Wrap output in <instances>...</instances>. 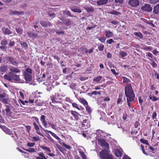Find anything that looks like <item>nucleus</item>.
<instances>
[{
  "label": "nucleus",
  "instance_id": "nucleus-1",
  "mask_svg": "<svg viewBox=\"0 0 159 159\" xmlns=\"http://www.w3.org/2000/svg\"><path fill=\"white\" fill-rule=\"evenodd\" d=\"M125 93L128 105L129 108H131L130 102H134L135 101V94L133 90L132 86L130 84H127L125 88Z\"/></svg>",
  "mask_w": 159,
  "mask_h": 159
},
{
  "label": "nucleus",
  "instance_id": "nucleus-2",
  "mask_svg": "<svg viewBox=\"0 0 159 159\" xmlns=\"http://www.w3.org/2000/svg\"><path fill=\"white\" fill-rule=\"evenodd\" d=\"M4 77L5 79L10 81H11L13 80L16 81L20 80L19 75L11 72H9L8 75L5 74Z\"/></svg>",
  "mask_w": 159,
  "mask_h": 159
},
{
  "label": "nucleus",
  "instance_id": "nucleus-3",
  "mask_svg": "<svg viewBox=\"0 0 159 159\" xmlns=\"http://www.w3.org/2000/svg\"><path fill=\"white\" fill-rule=\"evenodd\" d=\"M101 159H113L112 155L108 153L107 150L103 149L100 153Z\"/></svg>",
  "mask_w": 159,
  "mask_h": 159
},
{
  "label": "nucleus",
  "instance_id": "nucleus-4",
  "mask_svg": "<svg viewBox=\"0 0 159 159\" xmlns=\"http://www.w3.org/2000/svg\"><path fill=\"white\" fill-rule=\"evenodd\" d=\"M141 9L144 12H149L152 11V8L149 4H145L144 5L141 7Z\"/></svg>",
  "mask_w": 159,
  "mask_h": 159
},
{
  "label": "nucleus",
  "instance_id": "nucleus-5",
  "mask_svg": "<svg viewBox=\"0 0 159 159\" xmlns=\"http://www.w3.org/2000/svg\"><path fill=\"white\" fill-rule=\"evenodd\" d=\"M40 127L43 130V131L45 132V133L47 134V132L50 133L52 136H53L54 138H55L56 139L58 140V142L59 143H61V142L62 140L57 136L55 133L52 132L51 131L48 130H47L43 128L41 125H40Z\"/></svg>",
  "mask_w": 159,
  "mask_h": 159
},
{
  "label": "nucleus",
  "instance_id": "nucleus-6",
  "mask_svg": "<svg viewBox=\"0 0 159 159\" xmlns=\"http://www.w3.org/2000/svg\"><path fill=\"white\" fill-rule=\"evenodd\" d=\"M98 143L102 147H104L107 148H108L109 145L108 143H107L105 140L103 139H99L98 140Z\"/></svg>",
  "mask_w": 159,
  "mask_h": 159
},
{
  "label": "nucleus",
  "instance_id": "nucleus-7",
  "mask_svg": "<svg viewBox=\"0 0 159 159\" xmlns=\"http://www.w3.org/2000/svg\"><path fill=\"white\" fill-rule=\"evenodd\" d=\"M139 1L138 0H129L128 3L131 6L136 7L139 5Z\"/></svg>",
  "mask_w": 159,
  "mask_h": 159
},
{
  "label": "nucleus",
  "instance_id": "nucleus-8",
  "mask_svg": "<svg viewBox=\"0 0 159 159\" xmlns=\"http://www.w3.org/2000/svg\"><path fill=\"white\" fill-rule=\"evenodd\" d=\"M7 58L8 60L9 61H10L11 64L16 66H18V62L16 61V59H14L13 57L10 56H7Z\"/></svg>",
  "mask_w": 159,
  "mask_h": 159
},
{
  "label": "nucleus",
  "instance_id": "nucleus-9",
  "mask_svg": "<svg viewBox=\"0 0 159 159\" xmlns=\"http://www.w3.org/2000/svg\"><path fill=\"white\" fill-rule=\"evenodd\" d=\"M70 112L71 115L74 118V120H78L79 118V116H80V115L77 112L75 111L70 110Z\"/></svg>",
  "mask_w": 159,
  "mask_h": 159
},
{
  "label": "nucleus",
  "instance_id": "nucleus-10",
  "mask_svg": "<svg viewBox=\"0 0 159 159\" xmlns=\"http://www.w3.org/2000/svg\"><path fill=\"white\" fill-rule=\"evenodd\" d=\"M46 116L44 115H42L40 118V121L42 122L43 126L47 128V123L45 120Z\"/></svg>",
  "mask_w": 159,
  "mask_h": 159
},
{
  "label": "nucleus",
  "instance_id": "nucleus-11",
  "mask_svg": "<svg viewBox=\"0 0 159 159\" xmlns=\"http://www.w3.org/2000/svg\"><path fill=\"white\" fill-rule=\"evenodd\" d=\"M46 116L44 115H42L40 118V121L42 122L43 126L47 128V123L45 120Z\"/></svg>",
  "mask_w": 159,
  "mask_h": 159
},
{
  "label": "nucleus",
  "instance_id": "nucleus-12",
  "mask_svg": "<svg viewBox=\"0 0 159 159\" xmlns=\"http://www.w3.org/2000/svg\"><path fill=\"white\" fill-rule=\"evenodd\" d=\"M40 23L41 25L44 27L52 26V24L49 21L46 22L44 21L41 20L40 21Z\"/></svg>",
  "mask_w": 159,
  "mask_h": 159
},
{
  "label": "nucleus",
  "instance_id": "nucleus-13",
  "mask_svg": "<svg viewBox=\"0 0 159 159\" xmlns=\"http://www.w3.org/2000/svg\"><path fill=\"white\" fill-rule=\"evenodd\" d=\"M10 72L13 73H20V71L17 67H14L13 66H11L10 67Z\"/></svg>",
  "mask_w": 159,
  "mask_h": 159
},
{
  "label": "nucleus",
  "instance_id": "nucleus-14",
  "mask_svg": "<svg viewBox=\"0 0 159 159\" xmlns=\"http://www.w3.org/2000/svg\"><path fill=\"white\" fill-rule=\"evenodd\" d=\"M33 125L34 126V128L36 131V133L42 136H43V135L42 134L40 131V129L39 126L35 122H33Z\"/></svg>",
  "mask_w": 159,
  "mask_h": 159
},
{
  "label": "nucleus",
  "instance_id": "nucleus-15",
  "mask_svg": "<svg viewBox=\"0 0 159 159\" xmlns=\"http://www.w3.org/2000/svg\"><path fill=\"white\" fill-rule=\"evenodd\" d=\"M33 125L34 126V128L36 131V133L42 136H43V135L42 134L40 131V129L39 126L35 122H33Z\"/></svg>",
  "mask_w": 159,
  "mask_h": 159
},
{
  "label": "nucleus",
  "instance_id": "nucleus-16",
  "mask_svg": "<svg viewBox=\"0 0 159 159\" xmlns=\"http://www.w3.org/2000/svg\"><path fill=\"white\" fill-rule=\"evenodd\" d=\"M38 156L36 157V159H48L47 157H46L43 153L41 152L38 153Z\"/></svg>",
  "mask_w": 159,
  "mask_h": 159
},
{
  "label": "nucleus",
  "instance_id": "nucleus-17",
  "mask_svg": "<svg viewBox=\"0 0 159 159\" xmlns=\"http://www.w3.org/2000/svg\"><path fill=\"white\" fill-rule=\"evenodd\" d=\"M25 79L27 82H30L32 80V76L28 74L23 73Z\"/></svg>",
  "mask_w": 159,
  "mask_h": 159
},
{
  "label": "nucleus",
  "instance_id": "nucleus-18",
  "mask_svg": "<svg viewBox=\"0 0 159 159\" xmlns=\"http://www.w3.org/2000/svg\"><path fill=\"white\" fill-rule=\"evenodd\" d=\"M153 12L156 15L159 14V3L154 7Z\"/></svg>",
  "mask_w": 159,
  "mask_h": 159
},
{
  "label": "nucleus",
  "instance_id": "nucleus-19",
  "mask_svg": "<svg viewBox=\"0 0 159 159\" xmlns=\"http://www.w3.org/2000/svg\"><path fill=\"white\" fill-rule=\"evenodd\" d=\"M104 134L105 132L103 131L100 129L97 130L96 131L97 135L98 137H103Z\"/></svg>",
  "mask_w": 159,
  "mask_h": 159
},
{
  "label": "nucleus",
  "instance_id": "nucleus-20",
  "mask_svg": "<svg viewBox=\"0 0 159 159\" xmlns=\"http://www.w3.org/2000/svg\"><path fill=\"white\" fill-rule=\"evenodd\" d=\"M84 9L88 13L93 12L94 11L93 7L92 6L86 7H84Z\"/></svg>",
  "mask_w": 159,
  "mask_h": 159
},
{
  "label": "nucleus",
  "instance_id": "nucleus-21",
  "mask_svg": "<svg viewBox=\"0 0 159 159\" xmlns=\"http://www.w3.org/2000/svg\"><path fill=\"white\" fill-rule=\"evenodd\" d=\"M105 36L108 38L113 37L114 36L113 33L111 31L106 30L105 31Z\"/></svg>",
  "mask_w": 159,
  "mask_h": 159
},
{
  "label": "nucleus",
  "instance_id": "nucleus-22",
  "mask_svg": "<svg viewBox=\"0 0 159 159\" xmlns=\"http://www.w3.org/2000/svg\"><path fill=\"white\" fill-rule=\"evenodd\" d=\"M115 155L117 157H121L122 155V152L119 149L115 150Z\"/></svg>",
  "mask_w": 159,
  "mask_h": 159
},
{
  "label": "nucleus",
  "instance_id": "nucleus-23",
  "mask_svg": "<svg viewBox=\"0 0 159 159\" xmlns=\"http://www.w3.org/2000/svg\"><path fill=\"white\" fill-rule=\"evenodd\" d=\"M27 34L30 38H36L38 36L37 34L32 32H28Z\"/></svg>",
  "mask_w": 159,
  "mask_h": 159
},
{
  "label": "nucleus",
  "instance_id": "nucleus-24",
  "mask_svg": "<svg viewBox=\"0 0 159 159\" xmlns=\"http://www.w3.org/2000/svg\"><path fill=\"white\" fill-rule=\"evenodd\" d=\"M107 2V0H99L97 1V3L98 6H101L106 4Z\"/></svg>",
  "mask_w": 159,
  "mask_h": 159
},
{
  "label": "nucleus",
  "instance_id": "nucleus-25",
  "mask_svg": "<svg viewBox=\"0 0 159 159\" xmlns=\"http://www.w3.org/2000/svg\"><path fill=\"white\" fill-rule=\"evenodd\" d=\"M7 69L8 67L7 66H2L0 67V71L2 72H5Z\"/></svg>",
  "mask_w": 159,
  "mask_h": 159
},
{
  "label": "nucleus",
  "instance_id": "nucleus-26",
  "mask_svg": "<svg viewBox=\"0 0 159 159\" xmlns=\"http://www.w3.org/2000/svg\"><path fill=\"white\" fill-rule=\"evenodd\" d=\"M79 101L84 106L88 105L87 101L84 98H80Z\"/></svg>",
  "mask_w": 159,
  "mask_h": 159
},
{
  "label": "nucleus",
  "instance_id": "nucleus-27",
  "mask_svg": "<svg viewBox=\"0 0 159 159\" xmlns=\"http://www.w3.org/2000/svg\"><path fill=\"white\" fill-rule=\"evenodd\" d=\"M56 95H52L50 97V100L52 101V102L53 103H60L59 102H58L57 101H56Z\"/></svg>",
  "mask_w": 159,
  "mask_h": 159
},
{
  "label": "nucleus",
  "instance_id": "nucleus-28",
  "mask_svg": "<svg viewBox=\"0 0 159 159\" xmlns=\"http://www.w3.org/2000/svg\"><path fill=\"white\" fill-rule=\"evenodd\" d=\"M102 77L101 76H98L95 77L93 79V81L98 83L102 80Z\"/></svg>",
  "mask_w": 159,
  "mask_h": 159
},
{
  "label": "nucleus",
  "instance_id": "nucleus-29",
  "mask_svg": "<svg viewBox=\"0 0 159 159\" xmlns=\"http://www.w3.org/2000/svg\"><path fill=\"white\" fill-rule=\"evenodd\" d=\"M32 73V70L30 68L28 67L26 69L25 71L23 73L28 74L31 75Z\"/></svg>",
  "mask_w": 159,
  "mask_h": 159
},
{
  "label": "nucleus",
  "instance_id": "nucleus-30",
  "mask_svg": "<svg viewBox=\"0 0 159 159\" xmlns=\"http://www.w3.org/2000/svg\"><path fill=\"white\" fill-rule=\"evenodd\" d=\"M134 34L135 35L139 37L141 39H142L143 38V35L140 32H134Z\"/></svg>",
  "mask_w": 159,
  "mask_h": 159
},
{
  "label": "nucleus",
  "instance_id": "nucleus-31",
  "mask_svg": "<svg viewBox=\"0 0 159 159\" xmlns=\"http://www.w3.org/2000/svg\"><path fill=\"white\" fill-rule=\"evenodd\" d=\"M16 30L17 33L20 34H21L23 32V30L20 28H16Z\"/></svg>",
  "mask_w": 159,
  "mask_h": 159
},
{
  "label": "nucleus",
  "instance_id": "nucleus-32",
  "mask_svg": "<svg viewBox=\"0 0 159 159\" xmlns=\"http://www.w3.org/2000/svg\"><path fill=\"white\" fill-rule=\"evenodd\" d=\"M122 78L123 79V83H127L128 84L130 82H131L130 80L129 79L126 77L123 76L122 77Z\"/></svg>",
  "mask_w": 159,
  "mask_h": 159
},
{
  "label": "nucleus",
  "instance_id": "nucleus-33",
  "mask_svg": "<svg viewBox=\"0 0 159 159\" xmlns=\"http://www.w3.org/2000/svg\"><path fill=\"white\" fill-rule=\"evenodd\" d=\"M12 31L10 30L8 28L5 29L4 33L6 34H10L12 33Z\"/></svg>",
  "mask_w": 159,
  "mask_h": 159
},
{
  "label": "nucleus",
  "instance_id": "nucleus-34",
  "mask_svg": "<svg viewBox=\"0 0 159 159\" xmlns=\"http://www.w3.org/2000/svg\"><path fill=\"white\" fill-rule=\"evenodd\" d=\"M40 148L43 150L47 151L48 152H51L50 149L46 146H41Z\"/></svg>",
  "mask_w": 159,
  "mask_h": 159
},
{
  "label": "nucleus",
  "instance_id": "nucleus-35",
  "mask_svg": "<svg viewBox=\"0 0 159 159\" xmlns=\"http://www.w3.org/2000/svg\"><path fill=\"white\" fill-rule=\"evenodd\" d=\"M24 150L28 152H35V149L34 148H30L29 149H24Z\"/></svg>",
  "mask_w": 159,
  "mask_h": 159
},
{
  "label": "nucleus",
  "instance_id": "nucleus-36",
  "mask_svg": "<svg viewBox=\"0 0 159 159\" xmlns=\"http://www.w3.org/2000/svg\"><path fill=\"white\" fill-rule=\"evenodd\" d=\"M108 13L110 14L114 15H118L120 14V12H118L115 10H114L111 11L109 12H108Z\"/></svg>",
  "mask_w": 159,
  "mask_h": 159
},
{
  "label": "nucleus",
  "instance_id": "nucleus-37",
  "mask_svg": "<svg viewBox=\"0 0 159 159\" xmlns=\"http://www.w3.org/2000/svg\"><path fill=\"white\" fill-rule=\"evenodd\" d=\"M140 141L141 143L145 144L148 145H149V143L148 141V140H145L143 139H140Z\"/></svg>",
  "mask_w": 159,
  "mask_h": 159
},
{
  "label": "nucleus",
  "instance_id": "nucleus-38",
  "mask_svg": "<svg viewBox=\"0 0 159 159\" xmlns=\"http://www.w3.org/2000/svg\"><path fill=\"white\" fill-rule=\"evenodd\" d=\"M79 153L80 154V155L81 156V158L83 159H86V156L85 155L84 153L82 152V151H80L79 152Z\"/></svg>",
  "mask_w": 159,
  "mask_h": 159
},
{
  "label": "nucleus",
  "instance_id": "nucleus-39",
  "mask_svg": "<svg viewBox=\"0 0 159 159\" xmlns=\"http://www.w3.org/2000/svg\"><path fill=\"white\" fill-rule=\"evenodd\" d=\"M63 13L67 15L68 16H70V17H73V16L70 13V11H69V10L64 11H63Z\"/></svg>",
  "mask_w": 159,
  "mask_h": 159
},
{
  "label": "nucleus",
  "instance_id": "nucleus-40",
  "mask_svg": "<svg viewBox=\"0 0 159 159\" xmlns=\"http://www.w3.org/2000/svg\"><path fill=\"white\" fill-rule=\"evenodd\" d=\"M71 10L74 12H78V13H80L82 12L81 10L79 9H71Z\"/></svg>",
  "mask_w": 159,
  "mask_h": 159
},
{
  "label": "nucleus",
  "instance_id": "nucleus-41",
  "mask_svg": "<svg viewBox=\"0 0 159 159\" xmlns=\"http://www.w3.org/2000/svg\"><path fill=\"white\" fill-rule=\"evenodd\" d=\"M6 108L5 109V111L7 114H8V113L10 111L11 109L10 108V107L9 105H6L5 106Z\"/></svg>",
  "mask_w": 159,
  "mask_h": 159
},
{
  "label": "nucleus",
  "instance_id": "nucleus-42",
  "mask_svg": "<svg viewBox=\"0 0 159 159\" xmlns=\"http://www.w3.org/2000/svg\"><path fill=\"white\" fill-rule=\"evenodd\" d=\"M20 44L23 47H26V48L28 47V46L27 43L25 42H20Z\"/></svg>",
  "mask_w": 159,
  "mask_h": 159
},
{
  "label": "nucleus",
  "instance_id": "nucleus-43",
  "mask_svg": "<svg viewBox=\"0 0 159 159\" xmlns=\"http://www.w3.org/2000/svg\"><path fill=\"white\" fill-rule=\"evenodd\" d=\"M72 105L73 107L77 108L78 110H80V109L79 108L78 106V105L76 103L73 102L72 103Z\"/></svg>",
  "mask_w": 159,
  "mask_h": 159
},
{
  "label": "nucleus",
  "instance_id": "nucleus-44",
  "mask_svg": "<svg viewBox=\"0 0 159 159\" xmlns=\"http://www.w3.org/2000/svg\"><path fill=\"white\" fill-rule=\"evenodd\" d=\"M159 0H149V2L151 4H155L158 2Z\"/></svg>",
  "mask_w": 159,
  "mask_h": 159
},
{
  "label": "nucleus",
  "instance_id": "nucleus-45",
  "mask_svg": "<svg viewBox=\"0 0 159 159\" xmlns=\"http://www.w3.org/2000/svg\"><path fill=\"white\" fill-rule=\"evenodd\" d=\"M106 39V38L105 37H101L99 39V40L102 43H104Z\"/></svg>",
  "mask_w": 159,
  "mask_h": 159
},
{
  "label": "nucleus",
  "instance_id": "nucleus-46",
  "mask_svg": "<svg viewBox=\"0 0 159 159\" xmlns=\"http://www.w3.org/2000/svg\"><path fill=\"white\" fill-rule=\"evenodd\" d=\"M8 44L7 40L6 39L2 40L1 43V44L2 45H6Z\"/></svg>",
  "mask_w": 159,
  "mask_h": 159
},
{
  "label": "nucleus",
  "instance_id": "nucleus-47",
  "mask_svg": "<svg viewBox=\"0 0 159 159\" xmlns=\"http://www.w3.org/2000/svg\"><path fill=\"white\" fill-rule=\"evenodd\" d=\"M85 107L86 111H87L88 113H90L91 112V110L90 107L88 105H86Z\"/></svg>",
  "mask_w": 159,
  "mask_h": 159
},
{
  "label": "nucleus",
  "instance_id": "nucleus-48",
  "mask_svg": "<svg viewBox=\"0 0 159 159\" xmlns=\"http://www.w3.org/2000/svg\"><path fill=\"white\" fill-rule=\"evenodd\" d=\"M0 100L2 101L3 103L6 104L8 102V99L7 98H3L2 99H0Z\"/></svg>",
  "mask_w": 159,
  "mask_h": 159
},
{
  "label": "nucleus",
  "instance_id": "nucleus-49",
  "mask_svg": "<svg viewBox=\"0 0 159 159\" xmlns=\"http://www.w3.org/2000/svg\"><path fill=\"white\" fill-rule=\"evenodd\" d=\"M125 0H115V2L116 3H118L120 4H122L124 3Z\"/></svg>",
  "mask_w": 159,
  "mask_h": 159
},
{
  "label": "nucleus",
  "instance_id": "nucleus-50",
  "mask_svg": "<svg viewBox=\"0 0 159 159\" xmlns=\"http://www.w3.org/2000/svg\"><path fill=\"white\" fill-rule=\"evenodd\" d=\"M104 48V45H100L98 47V49L99 51H102Z\"/></svg>",
  "mask_w": 159,
  "mask_h": 159
},
{
  "label": "nucleus",
  "instance_id": "nucleus-51",
  "mask_svg": "<svg viewBox=\"0 0 159 159\" xmlns=\"http://www.w3.org/2000/svg\"><path fill=\"white\" fill-rule=\"evenodd\" d=\"M33 139V141H37L40 140V139L39 136L37 137L34 136L32 137Z\"/></svg>",
  "mask_w": 159,
  "mask_h": 159
},
{
  "label": "nucleus",
  "instance_id": "nucleus-52",
  "mask_svg": "<svg viewBox=\"0 0 159 159\" xmlns=\"http://www.w3.org/2000/svg\"><path fill=\"white\" fill-rule=\"evenodd\" d=\"M66 22L65 23V24L67 25H69L71 24V22L70 19H67L66 20Z\"/></svg>",
  "mask_w": 159,
  "mask_h": 159
},
{
  "label": "nucleus",
  "instance_id": "nucleus-53",
  "mask_svg": "<svg viewBox=\"0 0 159 159\" xmlns=\"http://www.w3.org/2000/svg\"><path fill=\"white\" fill-rule=\"evenodd\" d=\"M93 95H100L101 94V93L100 92H98L96 91H94L93 92Z\"/></svg>",
  "mask_w": 159,
  "mask_h": 159
},
{
  "label": "nucleus",
  "instance_id": "nucleus-54",
  "mask_svg": "<svg viewBox=\"0 0 159 159\" xmlns=\"http://www.w3.org/2000/svg\"><path fill=\"white\" fill-rule=\"evenodd\" d=\"M120 55L122 57H124L127 55V54L126 52H122L120 53Z\"/></svg>",
  "mask_w": 159,
  "mask_h": 159
},
{
  "label": "nucleus",
  "instance_id": "nucleus-55",
  "mask_svg": "<svg viewBox=\"0 0 159 159\" xmlns=\"http://www.w3.org/2000/svg\"><path fill=\"white\" fill-rule=\"evenodd\" d=\"M157 116V114L156 113V111H154L153 112L152 115V118L153 119H156V116Z\"/></svg>",
  "mask_w": 159,
  "mask_h": 159
},
{
  "label": "nucleus",
  "instance_id": "nucleus-56",
  "mask_svg": "<svg viewBox=\"0 0 159 159\" xmlns=\"http://www.w3.org/2000/svg\"><path fill=\"white\" fill-rule=\"evenodd\" d=\"M62 145L68 149L70 150L71 148V147L70 146L64 143H62Z\"/></svg>",
  "mask_w": 159,
  "mask_h": 159
},
{
  "label": "nucleus",
  "instance_id": "nucleus-57",
  "mask_svg": "<svg viewBox=\"0 0 159 159\" xmlns=\"http://www.w3.org/2000/svg\"><path fill=\"white\" fill-rule=\"evenodd\" d=\"M141 148L142 151L143 153L147 156L148 155V154L145 152V151L144 150V147L142 145H141Z\"/></svg>",
  "mask_w": 159,
  "mask_h": 159
},
{
  "label": "nucleus",
  "instance_id": "nucleus-58",
  "mask_svg": "<svg viewBox=\"0 0 159 159\" xmlns=\"http://www.w3.org/2000/svg\"><path fill=\"white\" fill-rule=\"evenodd\" d=\"M6 134H8L9 135H13V134L12 131L8 129L7 131L5 133Z\"/></svg>",
  "mask_w": 159,
  "mask_h": 159
},
{
  "label": "nucleus",
  "instance_id": "nucleus-59",
  "mask_svg": "<svg viewBox=\"0 0 159 159\" xmlns=\"http://www.w3.org/2000/svg\"><path fill=\"white\" fill-rule=\"evenodd\" d=\"M32 118L34 119L38 124H40V123L39 121V119L37 117L35 116H33L32 117Z\"/></svg>",
  "mask_w": 159,
  "mask_h": 159
},
{
  "label": "nucleus",
  "instance_id": "nucleus-60",
  "mask_svg": "<svg viewBox=\"0 0 159 159\" xmlns=\"http://www.w3.org/2000/svg\"><path fill=\"white\" fill-rule=\"evenodd\" d=\"M6 93H3L2 94H0V99L4 98L6 97Z\"/></svg>",
  "mask_w": 159,
  "mask_h": 159
},
{
  "label": "nucleus",
  "instance_id": "nucleus-61",
  "mask_svg": "<svg viewBox=\"0 0 159 159\" xmlns=\"http://www.w3.org/2000/svg\"><path fill=\"white\" fill-rule=\"evenodd\" d=\"M96 25H94L91 26H88L87 27V29L88 30H90L91 29H93L96 27Z\"/></svg>",
  "mask_w": 159,
  "mask_h": 159
},
{
  "label": "nucleus",
  "instance_id": "nucleus-62",
  "mask_svg": "<svg viewBox=\"0 0 159 159\" xmlns=\"http://www.w3.org/2000/svg\"><path fill=\"white\" fill-rule=\"evenodd\" d=\"M114 41L113 40V39H110L109 40H107V43H109L110 44H111L112 43H114Z\"/></svg>",
  "mask_w": 159,
  "mask_h": 159
},
{
  "label": "nucleus",
  "instance_id": "nucleus-63",
  "mask_svg": "<svg viewBox=\"0 0 159 159\" xmlns=\"http://www.w3.org/2000/svg\"><path fill=\"white\" fill-rule=\"evenodd\" d=\"M151 65L153 68H155L157 66V63H156L154 61H152V62L151 63Z\"/></svg>",
  "mask_w": 159,
  "mask_h": 159
},
{
  "label": "nucleus",
  "instance_id": "nucleus-64",
  "mask_svg": "<svg viewBox=\"0 0 159 159\" xmlns=\"http://www.w3.org/2000/svg\"><path fill=\"white\" fill-rule=\"evenodd\" d=\"M111 71L113 73V74L115 75H118L119 74V73H116V72L115 69H111Z\"/></svg>",
  "mask_w": 159,
  "mask_h": 159
}]
</instances>
